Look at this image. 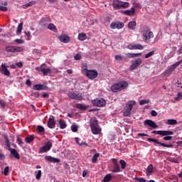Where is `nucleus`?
Here are the masks:
<instances>
[{
	"label": "nucleus",
	"mask_w": 182,
	"mask_h": 182,
	"mask_svg": "<svg viewBox=\"0 0 182 182\" xmlns=\"http://www.w3.org/2000/svg\"><path fill=\"white\" fill-rule=\"evenodd\" d=\"M182 60L178 61L173 64L172 65L169 66L166 70L164 71V76H166L168 77V76L171 75L173 72L176 70V68H178V66H180L181 65Z\"/></svg>",
	"instance_id": "39448f33"
},
{
	"label": "nucleus",
	"mask_w": 182,
	"mask_h": 182,
	"mask_svg": "<svg viewBox=\"0 0 182 182\" xmlns=\"http://www.w3.org/2000/svg\"><path fill=\"white\" fill-rule=\"evenodd\" d=\"M16 143L21 146V144H23V142H22V139H21V138H18Z\"/></svg>",
	"instance_id": "69168bd1"
},
{
	"label": "nucleus",
	"mask_w": 182,
	"mask_h": 182,
	"mask_svg": "<svg viewBox=\"0 0 182 182\" xmlns=\"http://www.w3.org/2000/svg\"><path fill=\"white\" fill-rule=\"evenodd\" d=\"M35 173H36V180H41V178L42 177V171L38 170V171H36Z\"/></svg>",
	"instance_id": "c9c22d12"
},
{
	"label": "nucleus",
	"mask_w": 182,
	"mask_h": 182,
	"mask_svg": "<svg viewBox=\"0 0 182 182\" xmlns=\"http://www.w3.org/2000/svg\"><path fill=\"white\" fill-rule=\"evenodd\" d=\"M77 107L78 109H80L81 110H85V109H86V105H82V104H78V105H77Z\"/></svg>",
	"instance_id": "5fc2aeb1"
},
{
	"label": "nucleus",
	"mask_w": 182,
	"mask_h": 182,
	"mask_svg": "<svg viewBox=\"0 0 182 182\" xmlns=\"http://www.w3.org/2000/svg\"><path fill=\"white\" fill-rule=\"evenodd\" d=\"M53 142L51 141H48L43 147H41L38 151L39 154H42L43 153H48L50 149H52Z\"/></svg>",
	"instance_id": "6e6552de"
},
{
	"label": "nucleus",
	"mask_w": 182,
	"mask_h": 182,
	"mask_svg": "<svg viewBox=\"0 0 182 182\" xmlns=\"http://www.w3.org/2000/svg\"><path fill=\"white\" fill-rule=\"evenodd\" d=\"M135 105H136V101H134V100H131V101H129V102L127 103L125 107H127V108H128V109H129L132 110V109H133V106H134Z\"/></svg>",
	"instance_id": "bb28decb"
},
{
	"label": "nucleus",
	"mask_w": 182,
	"mask_h": 182,
	"mask_svg": "<svg viewBox=\"0 0 182 182\" xmlns=\"http://www.w3.org/2000/svg\"><path fill=\"white\" fill-rule=\"evenodd\" d=\"M112 178H113V176H112V175L110 173H109L105 176V178L103 179V182H109V181H110V180H112Z\"/></svg>",
	"instance_id": "f704fd0d"
},
{
	"label": "nucleus",
	"mask_w": 182,
	"mask_h": 182,
	"mask_svg": "<svg viewBox=\"0 0 182 182\" xmlns=\"http://www.w3.org/2000/svg\"><path fill=\"white\" fill-rule=\"evenodd\" d=\"M58 39L60 42H63V43H69V42H70V37L65 34L58 36Z\"/></svg>",
	"instance_id": "dca6fc26"
},
{
	"label": "nucleus",
	"mask_w": 182,
	"mask_h": 182,
	"mask_svg": "<svg viewBox=\"0 0 182 182\" xmlns=\"http://www.w3.org/2000/svg\"><path fill=\"white\" fill-rule=\"evenodd\" d=\"M82 72L88 79H96L97 77V71L95 70H87L86 65L82 66Z\"/></svg>",
	"instance_id": "7ed1b4c3"
},
{
	"label": "nucleus",
	"mask_w": 182,
	"mask_h": 182,
	"mask_svg": "<svg viewBox=\"0 0 182 182\" xmlns=\"http://www.w3.org/2000/svg\"><path fill=\"white\" fill-rule=\"evenodd\" d=\"M171 52L170 53L171 56H174L175 53H176V50H177V47H171Z\"/></svg>",
	"instance_id": "8fccbe9b"
},
{
	"label": "nucleus",
	"mask_w": 182,
	"mask_h": 182,
	"mask_svg": "<svg viewBox=\"0 0 182 182\" xmlns=\"http://www.w3.org/2000/svg\"><path fill=\"white\" fill-rule=\"evenodd\" d=\"M33 90H45V89H46V87L41 84H37L33 85Z\"/></svg>",
	"instance_id": "5701e85b"
},
{
	"label": "nucleus",
	"mask_w": 182,
	"mask_h": 182,
	"mask_svg": "<svg viewBox=\"0 0 182 182\" xmlns=\"http://www.w3.org/2000/svg\"><path fill=\"white\" fill-rule=\"evenodd\" d=\"M49 22H50V18H49V17H46V18L41 19L42 25H48V23H49Z\"/></svg>",
	"instance_id": "72a5a7b5"
},
{
	"label": "nucleus",
	"mask_w": 182,
	"mask_h": 182,
	"mask_svg": "<svg viewBox=\"0 0 182 182\" xmlns=\"http://www.w3.org/2000/svg\"><path fill=\"white\" fill-rule=\"evenodd\" d=\"M144 125L149 126V127H152V129H157V127H159V125H157L156 122H154L151 119H146L144 121Z\"/></svg>",
	"instance_id": "a211bd4d"
},
{
	"label": "nucleus",
	"mask_w": 182,
	"mask_h": 182,
	"mask_svg": "<svg viewBox=\"0 0 182 182\" xmlns=\"http://www.w3.org/2000/svg\"><path fill=\"white\" fill-rule=\"evenodd\" d=\"M15 42H16V43H18L19 45H22L24 43L23 40H22V39H16Z\"/></svg>",
	"instance_id": "13d9d810"
},
{
	"label": "nucleus",
	"mask_w": 182,
	"mask_h": 182,
	"mask_svg": "<svg viewBox=\"0 0 182 182\" xmlns=\"http://www.w3.org/2000/svg\"><path fill=\"white\" fill-rule=\"evenodd\" d=\"M68 96L70 99H73L74 100H82V99H83V97H82L80 94H76L75 92H70Z\"/></svg>",
	"instance_id": "f3484780"
},
{
	"label": "nucleus",
	"mask_w": 182,
	"mask_h": 182,
	"mask_svg": "<svg viewBox=\"0 0 182 182\" xmlns=\"http://www.w3.org/2000/svg\"><path fill=\"white\" fill-rule=\"evenodd\" d=\"M153 38H154V33H153V31L147 27L144 28L142 31V39L145 42H150Z\"/></svg>",
	"instance_id": "20e7f679"
},
{
	"label": "nucleus",
	"mask_w": 182,
	"mask_h": 182,
	"mask_svg": "<svg viewBox=\"0 0 182 182\" xmlns=\"http://www.w3.org/2000/svg\"><path fill=\"white\" fill-rule=\"evenodd\" d=\"M151 116H153L154 117H156V116H157V112H156L155 110H152L151 112Z\"/></svg>",
	"instance_id": "e2e57ef3"
},
{
	"label": "nucleus",
	"mask_w": 182,
	"mask_h": 182,
	"mask_svg": "<svg viewBox=\"0 0 182 182\" xmlns=\"http://www.w3.org/2000/svg\"><path fill=\"white\" fill-rule=\"evenodd\" d=\"M127 48L130 50H143L144 49V46L143 45L136 43V44H129L127 46Z\"/></svg>",
	"instance_id": "9d476101"
},
{
	"label": "nucleus",
	"mask_w": 182,
	"mask_h": 182,
	"mask_svg": "<svg viewBox=\"0 0 182 182\" xmlns=\"http://www.w3.org/2000/svg\"><path fill=\"white\" fill-rule=\"evenodd\" d=\"M8 173H9V166H6V167L4 168L3 174H4V176H8Z\"/></svg>",
	"instance_id": "de8ad7c7"
},
{
	"label": "nucleus",
	"mask_w": 182,
	"mask_h": 182,
	"mask_svg": "<svg viewBox=\"0 0 182 182\" xmlns=\"http://www.w3.org/2000/svg\"><path fill=\"white\" fill-rule=\"evenodd\" d=\"M140 55H141V53H127V58H137V56H140Z\"/></svg>",
	"instance_id": "7c9ffc66"
},
{
	"label": "nucleus",
	"mask_w": 182,
	"mask_h": 182,
	"mask_svg": "<svg viewBox=\"0 0 182 182\" xmlns=\"http://www.w3.org/2000/svg\"><path fill=\"white\" fill-rule=\"evenodd\" d=\"M112 163L114 164V168L111 171H112V173H119V171H121V169H120V166L117 162V159H112Z\"/></svg>",
	"instance_id": "4468645a"
},
{
	"label": "nucleus",
	"mask_w": 182,
	"mask_h": 182,
	"mask_svg": "<svg viewBox=\"0 0 182 182\" xmlns=\"http://www.w3.org/2000/svg\"><path fill=\"white\" fill-rule=\"evenodd\" d=\"M11 154L14 156L15 159H17V160H19L21 159V156H19V154L16 149H9Z\"/></svg>",
	"instance_id": "4be33fe9"
},
{
	"label": "nucleus",
	"mask_w": 182,
	"mask_h": 182,
	"mask_svg": "<svg viewBox=\"0 0 182 182\" xmlns=\"http://www.w3.org/2000/svg\"><path fill=\"white\" fill-rule=\"evenodd\" d=\"M111 29H122L124 28V23L121 22H112L110 24Z\"/></svg>",
	"instance_id": "f8f14e48"
},
{
	"label": "nucleus",
	"mask_w": 182,
	"mask_h": 182,
	"mask_svg": "<svg viewBox=\"0 0 182 182\" xmlns=\"http://www.w3.org/2000/svg\"><path fill=\"white\" fill-rule=\"evenodd\" d=\"M131 113H132V109H130L129 108H127V107H125L124 111V116L125 117L130 116Z\"/></svg>",
	"instance_id": "473e14b6"
},
{
	"label": "nucleus",
	"mask_w": 182,
	"mask_h": 182,
	"mask_svg": "<svg viewBox=\"0 0 182 182\" xmlns=\"http://www.w3.org/2000/svg\"><path fill=\"white\" fill-rule=\"evenodd\" d=\"M143 63V60L141 58H136L134 60L129 67L130 70H136Z\"/></svg>",
	"instance_id": "1a4fd4ad"
},
{
	"label": "nucleus",
	"mask_w": 182,
	"mask_h": 182,
	"mask_svg": "<svg viewBox=\"0 0 182 182\" xmlns=\"http://www.w3.org/2000/svg\"><path fill=\"white\" fill-rule=\"evenodd\" d=\"M33 55H34L35 58H39V56H41V50H38V49H34L33 50Z\"/></svg>",
	"instance_id": "e433bc0d"
},
{
	"label": "nucleus",
	"mask_w": 182,
	"mask_h": 182,
	"mask_svg": "<svg viewBox=\"0 0 182 182\" xmlns=\"http://www.w3.org/2000/svg\"><path fill=\"white\" fill-rule=\"evenodd\" d=\"M75 141L80 146H87V144H86V142H80V139L79 138H75Z\"/></svg>",
	"instance_id": "37998d69"
},
{
	"label": "nucleus",
	"mask_w": 182,
	"mask_h": 182,
	"mask_svg": "<svg viewBox=\"0 0 182 182\" xmlns=\"http://www.w3.org/2000/svg\"><path fill=\"white\" fill-rule=\"evenodd\" d=\"M114 9H120V8H129V2H124L119 0H114L112 3Z\"/></svg>",
	"instance_id": "423d86ee"
},
{
	"label": "nucleus",
	"mask_w": 182,
	"mask_h": 182,
	"mask_svg": "<svg viewBox=\"0 0 182 182\" xmlns=\"http://www.w3.org/2000/svg\"><path fill=\"white\" fill-rule=\"evenodd\" d=\"M135 12H136V10L134 9V7H132L131 9L126 10L125 11H124V14L125 15H128V16H133Z\"/></svg>",
	"instance_id": "b1692460"
},
{
	"label": "nucleus",
	"mask_w": 182,
	"mask_h": 182,
	"mask_svg": "<svg viewBox=\"0 0 182 182\" xmlns=\"http://www.w3.org/2000/svg\"><path fill=\"white\" fill-rule=\"evenodd\" d=\"M154 173V167L153 166V164H150L146 168V176H151Z\"/></svg>",
	"instance_id": "412c9836"
},
{
	"label": "nucleus",
	"mask_w": 182,
	"mask_h": 182,
	"mask_svg": "<svg viewBox=\"0 0 182 182\" xmlns=\"http://www.w3.org/2000/svg\"><path fill=\"white\" fill-rule=\"evenodd\" d=\"M48 29L52 31L53 32H58V28H56V26H55V24L53 23L48 24Z\"/></svg>",
	"instance_id": "c756f323"
},
{
	"label": "nucleus",
	"mask_w": 182,
	"mask_h": 182,
	"mask_svg": "<svg viewBox=\"0 0 182 182\" xmlns=\"http://www.w3.org/2000/svg\"><path fill=\"white\" fill-rule=\"evenodd\" d=\"M153 134H159V136H173V131H152Z\"/></svg>",
	"instance_id": "9b49d317"
},
{
	"label": "nucleus",
	"mask_w": 182,
	"mask_h": 182,
	"mask_svg": "<svg viewBox=\"0 0 182 182\" xmlns=\"http://www.w3.org/2000/svg\"><path fill=\"white\" fill-rule=\"evenodd\" d=\"M77 39L81 41H86L87 39V35H86V33H80L78 34Z\"/></svg>",
	"instance_id": "393cba45"
},
{
	"label": "nucleus",
	"mask_w": 182,
	"mask_h": 182,
	"mask_svg": "<svg viewBox=\"0 0 182 182\" xmlns=\"http://www.w3.org/2000/svg\"><path fill=\"white\" fill-rule=\"evenodd\" d=\"M22 29H23V23H20L18 28H17V35H19V33H21V32H22Z\"/></svg>",
	"instance_id": "58836bf2"
},
{
	"label": "nucleus",
	"mask_w": 182,
	"mask_h": 182,
	"mask_svg": "<svg viewBox=\"0 0 182 182\" xmlns=\"http://www.w3.org/2000/svg\"><path fill=\"white\" fill-rule=\"evenodd\" d=\"M7 52H13L14 53V46H9L6 48Z\"/></svg>",
	"instance_id": "6e6d98bb"
},
{
	"label": "nucleus",
	"mask_w": 182,
	"mask_h": 182,
	"mask_svg": "<svg viewBox=\"0 0 182 182\" xmlns=\"http://www.w3.org/2000/svg\"><path fill=\"white\" fill-rule=\"evenodd\" d=\"M45 160L50 161V163H60V159L58 158H53L50 156H46Z\"/></svg>",
	"instance_id": "6ab92c4d"
},
{
	"label": "nucleus",
	"mask_w": 182,
	"mask_h": 182,
	"mask_svg": "<svg viewBox=\"0 0 182 182\" xmlns=\"http://www.w3.org/2000/svg\"><path fill=\"white\" fill-rule=\"evenodd\" d=\"M136 26H137V23L135 21H130L128 23V28L132 31H134L136 29Z\"/></svg>",
	"instance_id": "a878e982"
},
{
	"label": "nucleus",
	"mask_w": 182,
	"mask_h": 182,
	"mask_svg": "<svg viewBox=\"0 0 182 182\" xmlns=\"http://www.w3.org/2000/svg\"><path fill=\"white\" fill-rule=\"evenodd\" d=\"M90 126L92 134H100L102 133V128L99 126V123L95 118L90 119Z\"/></svg>",
	"instance_id": "f257e3e1"
},
{
	"label": "nucleus",
	"mask_w": 182,
	"mask_h": 182,
	"mask_svg": "<svg viewBox=\"0 0 182 182\" xmlns=\"http://www.w3.org/2000/svg\"><path fill=\"white\" fill-rule=\"evenodd\" d=\"M177 124V120L176 119H167L165 122V124H168L169 126H174V124Z\"/></svg>",
	"instance_id": "c85d7f7f"
},
{
	"label": "nucleus",
	"mask_w": 182,
	"mask_h": 182,
	"mask_svg": "<svg viewBox=\"0 0 182 182\" xmlns=\"http://www.w3.org/2000/svg\"><path fill=\"white\" fill-rule=\"evenodd\" d=\"M37 132L38 133H43L45 132V128H43L42 126H38L37 128Z\"/></svg>",
	"instance_id": "3c124183"
},
{
	"label": "nucleus",
	"mask_w": 182,
	"mask_h": 182,
	"mask_svg": "<svg viewBox=\"0 0 182 182\" xmlns=\"http://www.w3.org/2000/svg\"><path fill=\"white\" fill-rule=\"evenodd\" d=\"M77 129H78V127L77 125H72L71 126V130L72 132H73L74 133H76V132H77Z\"/></svg>",
	"instance_id": "864d4df0"
},
{
	"label": "nucleus",
	"mask_w": 182,
	"mask_h": 182,
	"mask_svg": "<svg viewBox=\"0 0 182 182\" xmlns=\"http://www.w3.org/2000/svg\"><path fill=\"white\" fill-rule=\"evenodd\" d=\"M136 181H138V182H146V179H144V178H136Z\"/></svg>",
	"instance_id": "680f3d73"
},
{
	"label": "nucleus",
	"mask_w": 182,
	"mask_h": 182,
	"mask_svg": "<svg viewBox=\"0 0 182 182\" xmlns=\"http://www.w3.org/2000/svg\"><path fill=\"white\" fill-rule=\"evenodd\" d=\"M153 55H154V51H151L149 53H146L145 55V59H149V58H151V56H153Z\"/></svg>",
	"instance_id": "09e8293b"
},
{
	"label": "nucleus",
	"mask_w": 182,
	"mask_h": 182,
	"mask_svg": "<svg viewBox=\"0 0 182 182\" xmlns=\"http://www.w3.org/2000/svg\"><path fill=\"white\" fill-rule=\"evenodd\" d=\"M100 156V154L97 153L95 154L92 159V163H96L97 161V159H99V157Z\"/></svg>",
	"instance_id": "4c0bfd02"
},
{
	"label": "nucleus",
	"mask_w": 182,
	"mask_h": 182,
	"mask_svg": "<svg viewBox=\"0 0 182 182\" xmlns=\"http://www.w3.org/2000/svg\"><path fill=\"white\" fill-rule=\"evenodd\" d=\"M56 126V122L55 121V117L50 116L48 122V127L49 129H55Z\"/></svg>",
	"instance_id": "2eb2a0df"
},
{
	"label": "nucleus",
	"mask_w": 182,
	"mask_h": 182,
	"mask_svg": "<svg viewBox=\"0 0 182 182\" xmlns=\"http://www.w3.org/2000/svg\"><path fill=\"white\" fill-rule=\"evenodd\" d=\"M166 136L164 137V140L170 141V140H171V139H173V136H170L169 135H166Z\"/></svg>",
	"instance_id": "bf43d9fd"
},
{
	"label": "nucleus",
	"mask_w": 182,
	"mask_h": 182,
	"mask_svg": "<svg viewBox=\"0 0 182 182\" xmlns=\"http://www.w3.org/2000/svg\"><path fill=\"white\" fill-rule=\"evenodd\" d=\"M129 86L127 82L121 81L119 82L115 83L111 87V90L114 93H117V92H121V90H124Z\"/></svg>",
	"instance_id": "f03ea898"
},
{
	"label": "nucleus",
	"mask_w": 182,
	"mask_h": 182,
	"mask_svg": "<svg viewBox=\"0 0 182 182\" xmlns=\"http://www.w3.org/2000/svg\"><path fill=\"white\" fill-rule=\"evenodd\" d=\"M124 58L122 55H114V60H116V62H122V60H123Z\"/></svg>",
	"instance_id": "a19ab883"
},
{
	"label": "nucleus",
	"mask_w": 182,
	"mask_h": 182,
	"mask_svg": "<svg viewBox=\"0 0 182 182\" xmlns=\"http://www.w3.org/2000/svg\"><path fill=\"white\" fill-rule=\"evenodd\" d=\"M150 100H142L139 101V105L141 106H143L144 105H147V103H149Z\"/></svg>",
	"instance_id": "c03bdc74"
},
{
	"label": "nucleus",
	"mask_w": 182,
	"mask_h": 182,
	"mask_svg": "<svg viewBox=\"0 0 182 182\" xmlns=\"http://www.w3.org/2000/svg\"><path fill=\"white\" fill-rule=\"evenodd\" d=\"M51 72L52 70H50V68H43L42 73H43V75H49Z\"/></svg>",
	"instance_id": "79ce46f5"
},
{
	"label": "nucleus",
	"mask_w": 182,
	"mask_h": 182,
	"mask_svg": "<svg viewBox=\"0 0 182 182\" xmlns=\"http://www.w3.org/2000/svg\"><path fill=\"white\" fill-rule=\"evenodd\" d=\"M36 1H29L28 3L23 5V9H26L27 8H29L31 6H33V5H36Z\"/></svg>",
	"instance_id": "cd10ccee"
},
{
	"label": "nucleus",
	"mask_w": 182,
	"mask_h": 182,
	"mask_svg": "<svg viewBox=\"0 0 182 182\" xmlns=\"http://www.w3.org/2000/svg\"><path fill=\"white\" fill-rule=\"evenodd\" d=\"M139 137H147L149 135H147L146 134H141L139 133L138 134Z\"/></svg>",
	"instance_id": "0e129e2a"
},
{
	"label": "nucleus",
	"mask_w": 182,
	"mask_h": 182,
	"mask_svg": "<svg viewBox=\"0 0 182 182\" xmlns=\"http://www.w3.org/2000/svg\"><path fill=\"white\" fill-rule=\"evenodd\" d=\"M148 141H152L153 143L159 144L160 146H162L163 147H168V148L173 147V144H166L159 142V139H157L149 138Z\"/></svg>",
	"instance_id": "ddd939ff"
},
{
	"label": "nucleus",
	"mask_w": 182,
	"mask_h": 182,
	"mask_svg": "<svg viewBox=\"0 0 182 182\" xmlns=\"http://www.w3.org/2000/svg\"><path fill=\"white\" fill-rule=\"evenodd\" d=\"M14 52H23V48L18 46H14Z\"/></svg>",
	"instance_id": "603ef678"
},
{
	"label": "nucleus",
	"mask_w": 182,
	"mask_h": 182,
	"mask_svg": "<svg viewBox=\"0 0 182 182\" xmlns=\"http://www.w3.org/2000/svg\"><path fill=\"white\" fill-rule=\"evenodd\" d=\"M74 59L75 60H80V59H82V55H80V54H77L75 55Z\"/></svg>",
	"instance_id": "4d7b16f0"
},
{
	"label": "nucleus",
	"mask_w": 182,
	"mask_h": 182,
	"mask_svg": "<svg viewBox=\"0 0 182 182\" xmlns=\"http://www.w3.org/2000/svg\"><path fill=\"white\" fill-rule=\"evenodd\" d=\"M92 105L97 106V107H103L106 105V100L103 98H97L92 100Z\"/></svg>",
	"instance_id": "0eeeda50"
},
{
	"label": "nucleus",
	"mask_w": 182,
	"mask_h": 182,
	"mask_svg": "<svg viewBox=\"0 0 182 182\" xmlns=\"http://www.w3.org/2000/svg\"><path fill=\"white\" fill-rule=\"evenodd\" d=\"M43 68L42 67H36V70H38V72H43Z\"/></svg>",
	"instance_id": "338daca9"
},
{
	"label": "nucleus",
	"mask_w": 182,
	"mask_h": 182,
	"mask_svg": "<svg viewBox=\"0 0 182 182\" xmlns=\"http://www.w3.org/2000/svg\"><path fill=\"white\" fill-rule=\"evenodd\" d=\"M0 11H3L4 12L8 11V8L6 6H1Z\"/></svg>",
	"instance_id": "052dcab7"
},
{
	"label": "nucleus",
	"mask_w": 182,
	"mask_h": 182,
	"mask_svg": "<svg viewBox=\"0 0 182 182\" xmlns=\"http://www.w3.org/2000/svg\"><path fill=\"white\" fill-rule=\"evenodd\" d=\"M58 122H59L60 129H66L68 125L66 124V122H65V120L59 119Z\"/></svg>",
	"instance_id": "2f4dec72"
},
{
	"label": "nucleus",
	"mask_w": 182,
	"mask_h": 182,
	"mask_svg": "<svg viewBox=\"0 0 182 182\" xmlns=\"http://www.w3.org/2000/svg\"><path fill=\"white\" fill-rule=\"evenodd\" d=\"M119 164H121V167H122V169L126 168L127 164H126V162L124 161V160H122V159H121V160L119 161Z\"/></svg>",
	"instance_id": "49530a36"
},
{
	"label": "nucleus",
	"mask_w": 182,
	"mask_h": 182,
	"mask_svg": "<svg viewBox=\"0 0 182 182\" xmlns=\"http://www.w3.org/2000/svg\"><path fill=\"white\" fill-rule=\"evenodd\" d=\"M182 99V92H178V95L176 97L174 98V100L176 102H178L179 100H181Z\"/></svg>",
	"instance_id": "a18cd8bd"
},
{
	"label": "nucleus",
	"mask_w": 182,
	"mask_h": 182,
	"mask_svg": "<svg viewBox=\"0 0 182 182\" xmlns=\"http://www.w3.org/2000/svg\"><path fill=\"white\" fill-rule=\"evenodd\" d=\"M35 140V137L33 135H31L26 138V143H32Z\"/></svg>",
	"instance_id": "ea45409f"
},
{
	"label": "nucleus",
	"mask_w": 182,
	"mask_h": 182,
	"mask_svg": "<svg viewBox=\"0 0 182 182\" xmlns=\"http://www.w3.org/2000/svg\"><path fill=\"white\" fill-rule=\"evenodd\" d=\"M86 176H87V171L84 170L82 172V177H85Z\"/></svg>",
	"instance_id": "774afa93"
},
{
	"label": "nucleus",
	"mask_w": 182,
	"mask_h": 182,
	"mask_svg": "<svg viewBox=\"0 0 182 182\" xmlns=\"http://www.w3.org/2000/svg\"><path fill=\"white\" fill-rule=\"evenodd\" d=\"M1 73L5 75V76H9V75H11V73L8 68H6V65L5 64L1 65Z\"/></svg>",
	"instance_id": "aec40b11"
}]
</instances>
